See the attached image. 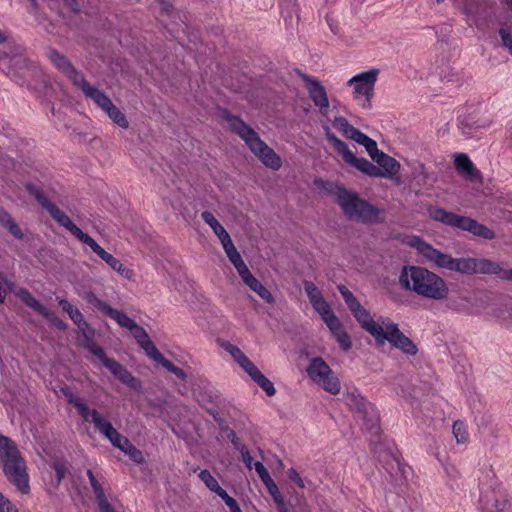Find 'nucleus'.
I'll return each mask as SVG.
<instances>
[{
  "mask_svg": "<svg viewBox=\"0 0 512 512\" xmlns=\"http://www.w3.org/2000/svg\"><path fill=\"white\" fill-rule=\"evenodd\" d=\"M399 282L406 290L432 300H444L449 294L445 280L421 266L404 267Z\"/></svg>",
  "mask_w": 512,
  "mask_h": 512,
  "instance_id": "nucleus-1",
  "label": "nucleus"
},
{
  "mask_svg": "<svg viewBox=\"0 0 512 512\" xmlns=\"http://www.w3.org/2000/svg\"><path fill=\"white\" fill-rule=\"evenodd\" d=\"M334 195L336 203L348 219L363 224H380L385 221L384 210L362 199L358 193L337 186Z\"/></svg>",
  "mask_w": 512,
  "mask_h": 512,
  "instance_id": "nucleus-2",
  "label": "nucleus"
},
{
  "mask_svg": "<svg viewBox=\"0 0 512 512\" xmlns=\"http://www.w3.org/2000/svg\"><path fill=\"white\" fill-rule=\"evenodd\" d=\"M0 466L7 480L19 492L27 494L30 491L27 466L15 442L0 434Z\"/></svg>",
  "mask_w": 512,
  "mask_h": 512,
  "instance_id": "nucleus-3",
  "label": "nucleus"
},
{
  "mask_svg": "<svg viewBox=\"0 0 512 512\" xmlns=\"http://www.w3.org/2000/svg\"><path fill=\"white\" fill-rule=\"evenodd\" d=\"M0 69L20 85L29 86L34 78L41 75L39 68L26 58L20 45L9 44L6 50L0 51Z\"/></svg>",
  "mask_w": 512,
  "mask_h": 512,
  "instance_id": "nucleus-4",
  "label": "nucleus"
},
{
  "mask_svg": "<svg viewBox=\"0 0 512 512\" xmlns=\"http://www.w3.org/2000/svg\"><path fill=\"white\" fill-rule=\"evenodd\" d=\"M60 391L66 401L77 409L78 414L84 421L93 423L94 427L102 433L114 447L123 450L125 437H123L109 421L105 420L97 410L90 409L68 386L61 387Z\"/></svg>",
  "mask_w": 512,
  "mask_h": 512,
  "instance_id": "nucleus-5",
  "label": "nucleus"
},
{
  "mask_svg": "<svg viewBox=\"0 0 512 512\" xmlns=\"http://www.w3.org/2000/svg\"><path fill=\"white\" fill-rule=\"evenodd\" d=\"M410 244L428 261L433 262L439 268L461 274H475L476 258H454L450 254L443 253L434 248L430 243L422 240L418 236H414Z\"/></svg>",
  "mask_w": 512,
  "mask_h": 512,
  "instance_id": "nucleus-6",
  "label": "nucleus"
},
{
  "mask_svg": "<svg viewBox=\"0 0 512 512\" xmlns=\"http://www.w3.org/2000/svg\"><path fill=\"white\" fill-rule=\"evenodd\" d=\"M348 406L362 420V429L370 434L371 442H377L380 435L379 415L375 406L366 400L357 389L347 393Z\"/></svg>",
  "mask_w": 512,
  "mask_h": 512,
  "instance_id": "nucleus-7",
  "label": "nucleus"
},
{
  "mask_svg": "<svg viewBox=\"0 0 512 512\" xmlns=\"http://www.w3.org/2000/svg\"><path fill=\"white\" fill-rule=\"evenodd\" d=\"M337 289L361 328L368 332L376 341L384 329L383 324L381 325L374 321L370 312L361 305L359 300L345 285L340 284L337 286Z\"/></svg>",
  "mask_w": 512,
  "mask_h": 512,
  "instance_id": "nucleus-8",
  "label": "nucleus"
},
{
  "mask_svg": "<svg viewBox=\"0 0 512 512\" xmlns=\"http://www.w3.org/2000/svg\"><path fill=\"white\" fill-rule=\"evenodd\" d=\"M381 319L384 329L377 338L376 345L382 347L386 342H389L403 354L415 356L418 353V347L399 329L398 324L390 321L388 318L384 319L381 317Z\"/></svg>",
  "mask_w": 512,
  "mask_h": 512,
  "instance_id": "nucleus-9",
  "label": "nucleus"
},
{
  "mask_svg": "<svg viewBox=\"0 0 512 512\" xmlns=\"http://www.w3.org/2000/svg\"><path fill=\"white\" fill-rule=\"evenodd\" d=\"M327 140L331 143L334 149L343 157V160L350 166L361 171L369 177H378L380 175V168L366 158H358L349 149L348 145L335 136L333 133H327Z\"/></svg>",
  "mask_w": 512,
  "mask_h": 512,
  "instance_id": "nucleus-10",
  "label": "nucleus"
},
{
  "mask_svg": "<svg viewBox=\"0 0 512 512\" xmlns=\"http://www.w3.org/2000/svg\"><path fill=\"white\" fill-rule=\"evenodd\" d=\"M307 373L309 377L325 391L333 395L340 392L339 379L321 357H315L311 360L307 368Z\"/></svg>",
  "mask_w": 512,
  "mask_h": 512,
  "instance_id": "nucleus-11",
  "label": "nucleus"
},
{
  "mask_svg": "<svg viewBox=\"0 0 512 512\" xmlns=\"http://www.w3.org/2000/svg\"><path fill=\"white\" fill-rule=\"evenodd\" d=\"M479 507L482 512H512L506 492L496 482L482 488Z\"/></svg>",
  "mask_w": 512,
  "mask_h": 512,
  "instance_id": "nucleus-12",
  "label": "nucleus"
},
{
  "mask_svg": "<svg viewBox=\"0 0 512 512\" xmlns=\"http://www.w3.org/2000/svg\"><path fill=\"white\" fill-rule=\"evenodd\" d=\"M83 299L90 305L97 308L106 316L115 320L117 324L123 328L130 330L136 327V322L131 319L126 313L112 308L107 302L99 299L93 292L88 291L83 294Z\"/></svg>",
  "mask_w": 512,
  "mask_h": 512,
  "instance_id": "nucleus-13",
  "label": "nucleus"
},
{
  "mask_svg": "<svg viewBox=\"0 0 512 512\" xmlns=\"http://www.w3.org/2000/svg\"><path fill=\"white\" fill-rule=\"evenodd\" d=\"M296 72L304 81L308 95L314 105L319 108L322 114L326 115L329 108V99L325 87L316 78L300 70Z\"/></svg>",
  "mask_w": 512,
  "mask_h": 512,
  "instance_id": "nucleus-14",
  "label": "nucleus"
},
{
  "mask_svg": "<svg viewBox=\"0 0 512 512\" xmlns=\"http://www.w3.org/2000/svg\"><path fill=\"white\" fill-rule=\"evenodd\" d=\"M26 191L31 195L38 204L46 210L51 218L60 224L68 216L64 211L60 210L53 202H51L43 192L42 188L32 182L24 184Z\"/></svg>",
  "mask_w": 512,
  "mask_h": 512,
  "instance_id": "nucleus-15",
  "label": "nucleus"
},
{
  "mask_svg": "<svg viewBox=\"0 0 512 512\" xmlns=\"http://www.w3.org/2000/svg\"><path fill=\"white\" fill-rule=\"evenodd\" d=\"M377 75L378 70L371 69L355 75L347 82V85H353V94L355 99H358L360 96H373Z\"/></svg>",
  "mask_w": 512,
  "mask_h": 512,
  "instance_id": "nucleus-16",
  "label": "nucleus"
},
{
  "mask_svg": "<svg viewBox=\"0 0 512 512\" xmlns=\"http://www.w3.org/2000/svg\"><path fill=\"white\" fill-rule=\"evenodd\" d=\"M48 58L55 65V67L65 74L69 80L77 87L85 78L83 74L78 71L71 61L56 49H50Z\"/></svg>",
  "mask_w": 512,
  "mask_h": 512,
  "instance_id": "nucleus-17",
  "label": "nucleus"
},
{
  "mask_svg": "<svg viewBox=\"0 0 512 512\" xmlns=\"http://www.w3.org/2000/svg\"><path fill=\"white\" fill-rule=\"evenodd\" d=\"M226 120L231 130L246 143L250 151L254 146H256V143L262 141L258 133L240 117L229 114L226 117Z\"/></svg>",
  "mask_w": 512,
  "mask_h": 512,
  "instance_id": "nucleus-18",
  "label": "nucleus"
},
{
  "mask_svg": "<svg viewBox=\"0 0 512 512\" xmlns=\"http://www.w3.org/2000/svg\"><path fill=\"white\" fill-rule=\"evenodd\" d=\"M428 214L431 219L447 226L463 230L467 217L447 211L442 207L430 206Z\"/></svg>",
  "mask_w": 512,
  "mask_h": 512,
  "instance_id": "nucleus-19",
  "label": "nucleus"
},
{
  "mask_svg": "<svg viewBox=\"0 0 512 512\" xmlns=\"http://www.w3.org/2000/svg\"><path fill=\"white\" fill-rule=\"evenodd\" d=\"M251 152L270 169L279 170L282 166L281 157L263 140L256 143Z\"/></svg>",
  "mask_w": 512,
  "mask_h": 512,
  "instance_id": "nucleus-20",
  "label": "nucleus"
},
{
  "mask_svg": "<svg viewBox=\"0 0 512 512\" xmlns=\"http://www.w3.org/2000/svg\"><path fill=\"white\" fill-rule=\"evenodd\" d=\"M493 274L502 280L512 281V269H503L497 262L489 259H476L475 274Z\"/></svg>",
  "mask_w": 512,
  "mask_h": 512,
  "instance_id": "nucleus-21",
  "label": "nucleus"
},
{
  "mask_svg": "<svg viewBox=\"0 0 512 512\" xmlns=\"http://www.w3.org/2000/svg\"><path fill=\"white\" fill-rule=\"evenodd\" d=\"M59 225L66 228L80 242L88 245L95 254L99 255L102 252L103 248L90 235L83 232L77 225H75L69 216H67Z\"/></svg>",
  "mask_w": 512,
  "mask_h": 512,
  "instance_id": "nucleus-22",
  "label": "nucleus"
},
{
  "mask_svg": "<svg viewBox=\"0 0 512 512\" xmlns=\"http://www.w3.org/2000/svg\"><path fill=\"white\" fill-rule=\"evenodd\" d=\"M120 382L129 386L130 388H137L139 386V379L134 377L128 369L123 366L120 362L113 359L108 361L106 367Z\"/></svg>",
  "mask_w": 512,
  "mask_h": 512,
  "instance_id": "nucleus-23",
  "label": "nucleus"
},
{
  "mask_svg": "<svg viewBox=\"0 0 512 512\" xmlns=\"http://www.w3.org/2000/svg\"><path fill=\"white\" fill-rule=\"evenodd\" d=\"M83 92V94L92 99L99 107H101L104 111L112 106V101L108 95H106L103 91L93 87L90 83L84 78L83 82H81L78 86Z\"/></svg>",
  "mask_w": 512,
  "mask_h": 512,
  "instance_id": "nucleus-24",
  "label": "nucleus"
},
{
  "mask_svg": "<svg viewBox=\"0 0 512 512\" xmlns=\"http://www.w3.org/2000/svg\"><path fill=\"white\" fill-rule=\"evenodd\" d=\"M239 276L241 277L242 281L265 302H274V298L270 291L253 276L249 269L242 272V274H239Z\"/></svg>",
  "mask_w": 512,
  "mask_h": 512,
  "instance_id": "nucleus-25",
  "label": "nucleus"
},
{
  "mask_svg": "<svg viewBox=\"0 0 512 512\" xmlns=\"http://www.w3.org/2000/svg\"><path fill=\"white\" fill-rule=\"evenodd\" d=\"M327 327L335 337L336 341L338 342L339 346L344 351H349L352 347V342L350 339V336L344 329L343 324L339 320L338 317L332 319L331 321L326 323Z\"/></svg>",
  "mask_w": 512,
  "mask_h": 512,
  "instance_id": "nucleus-26",
  "label": "nucleus"
},
{
  "mask_svg": "<svg viewBox=\"0 0 512 512\" xmlns=\"http://www.w3.org/2000/svg\"><path fill=\"white\" fill-rule=\"evenodd\" d=\"M454 164L457 171L465 175L470 181L481 178L480 171L474 167L472 161L466 154H457Z\"/></svg>",
  "mask_w": 512,
  "mask_h": 512,
  "instance_id": "nucleus-27",
  "label": "nucleus"
},
{
  "mask_svg": "<svg viewBox=\"0 0 512 512\" xmlns=\"http://www.w3.org/2000/svg\"><path fill=\"white\" fill-rule=\"evenodd\" d=\"M384 468L395 481L405 479L410 469L394 454H389V459L386 461Z\"/></svg>",
  "mask_w": 512,
  "mask_h": 512,
  "instance_id": "nucleus-28",
  "label": "nucleus"
},
{
  "mask_svg": "<svg viewBox=\"0 0 512 512\" xmlns=\"http://www.w3.org/2000/svg\"><path fill=\"white\" fill-rule=\"evenodd\" d=\"M16 296L29 308L43 317H48L49 310L40 303L26 288H19L15 292Z\"/></svg>",
  "mask_w": 512,
  "mask_h": 512,
  "instance_id": "nucleus-29",
  "label": "nucleus"
},
{
  "mask_svg": "<svg viewBox=\"0 0 512 512\" xmlns=\"http://www.w3.org/2000/svg\"><path fill=\"white\" fill-rule=\"evenodd\" d=\"M221 244L223 246V249H224L228 259L234 265L238 274H242V272H244L245 270L248 269L247 265L243 261L240 253L237 251L231 238H227V240Z\"/></svg>",
  "mask_w": 512,
  "mask_h": 512,
  "instance_id": "nucleus-30",
  "label": "nucleus"
},
{
  "mask_svg": "<svg viewBox=\"0 0 512 512\" xmlns=\"http://www.w3.org/2000/svg\"><path fill=\"white\" fill-rule=\"evenodd\" d=\"M454 6L466 15H477L487 7L486 0H453Z\"/></svg>",
  "mask_w": 512,
  "mask_h": 512,
  "instance_id": "nucleus-31",
  "label": "nucleus"
},
{
  "mask_svg": "<svg viewBox=\"0 0 512 512\" xmlns=\"http://www.w3.org/2000/svg\"><path fill=\"white\" fill-rule=\"evenodd\" d=\"M463 231H468L473 235L486 240H492L495 238V232L493 230L470 217H467Z\"/></svg>",
  "mask_w": 512,
  "mask_h": 512,
  "instance_id": "nucleus-32",
  "label": "nucleus"
},
{
  "mask_svg": "<svg viewBox=\"0 0 512 512\" xmlns=\"http://www.w3.org/2000/svg\"><path fill=\"white\" fill-rule=\"evenodd\" d=\"M378 167L380 168V175L378 177L392 178L399 173L400 163L388 154L381 156L378 161Z\"/></svg>",
  "mask_w": 512,
  "mask_h": 512,
  "instance_id": "nucleus-33",
  "label": "nucleus"
},
{
  "mask_svg": "<svg viewBox=\"0 0 512 512\" xmlns=\"http://www.w3.org/2000/svg\"><path fill=\"white\" fill-rule=\"evenodd\" d=\"M0 225L8 230L16 239H23L24 235L10 213L0 205Z\"/></svg>",
  "mask_w": 512,
  "mask_h": 512,
  "instance_id": "nucleus-34",
  "label": "nucleus"
},
{
  "mask_svg": "<svg viewBox=\"0 0 512 512\" xmlns=\"http://www.w3.org/2000/svg\"><path fill=\"white\" fill-rule=\"evenodd\" d=\"M201 218L212 228L213 232L219 238L221 243L225 242L227 238H231L226 229L219 223V221L210 211H203L201 213Z\"/></svg>",
  "mask_w": 512,
  "mask_h": 512,
  "instance_id": "nucleus-35",
  "label": "nucleus"
},
{
  "mask_svg": "<svg viewBox=\"0 0 512 512\" xmlns=\"http://www.w3.org/2000/svg\"><path fill=\"white\" fill-rule=\"evenodd\" d=\"M111 269L117 271L121 276L130 279L132 276V271L126 268L120 260L115 258L112 254L108 253L106 250H102V252L98 255Z\"/></svg>",
  "mask_w": 512,
  "mask_h": 512,
  "instance_id": "nucleus-36",
  "label": "nucleus"
},
{
  "mask_svg": "<svg viewBox=\"0 0 512 512\" xmlns=\"http://www.w3.org/2000/svg\"><path fill=\"white\" fill-rule=\"evenodd\" d=\"M333 126L334 128H336L337 130H339L340 132L343 133V135L348 138V139H351V140H356L360 134L362 133L358 128L354 127L353 125H351L348 120L343 117V116H339V117H335V119L333 120Z\"/></svg>",
  "mask_w": 512,
  "mask_h": 512,
  "instance_id": "nucleus-37",
  "label": "nucleus"
},
{
  "mask_svg": "<svg viewBox=\"0 0 512 512\" xmlns=\"http://www.w3.org/2000/svg\"><path fill=\"white\" fill-rule=\"evenodd\" d=\"M254 468L259 475L260 479L264 483L265 487L267 488L268 493L271 495V497H274L277 494H280V491L274 482V480L271 478L268 470L265 468V466L259 462L256 461L254 463Z\"/></svg>",
  "mask_w": 512,
  "mask_h": 512,
  "instance_id": "nucleus-38",
  "label": "nucleus"
},
{
  "mask_svg": "<svg viewBox=\"0 0 512 512\" xmlns=\"http://www.w3.org/2000/svg\"><path fill=\"white\" fill-rule=\"evenodd\" d=\"M59 306L62 308L64 312H66L70 319L78 326L89 327V324L84 320L83 314L77 307H74L68 300L59 299Z\"/></svg>",
  "mask_w": 512,
  "mask_h": 512,
  "instance_id": "nucleus-39",
  "label": "nucleus"
},
{
  "mask_svg": "<svg viewBox=\"0 0 512 512\" xmlns=\"http://www.w3.org/2000/svg\"><path fill=\"white\" fill-rule=\"evenodd\" d=\"M50 467L54 470L56 476V484L59 485L69 473V463L64 458L55 457L52 459Z\"/></svg>",
  "mask_w": 512,
  "mask_h": 512,
  "instance_id": "nucleus-40",
  "label": "nucleus"
},
{
  "mask_svg": "<svg viewBox=\"0 0 512 512\" xmlns=\"http://www.w3.org/2000/svg\"><path fill=\"white\" fill-rule=\"evenodd\" d=\"M498 34L501 46L512 55V22L501 24Z\"/></svg>",
  "mask_w": 512,
  "mask_h": 512,
  "instance_id": "nucleus-41",
  "label": "nucleus"
},
{
  "mask_svg": "<svg viewBox=\"0 0 512 512\" xmlns=\"http://www.w3.org/2000/svg\"><path fill=\"white\" fill-rule=\"evenodd\" d=\"M131 461L136 464H143L145 462L144 455L141 450L130 443L128 438H124L123 450H122Z\"/></svg>",
  "mask_w": 512,
  "mask_h": 512,
  "instance_id": "nucleus-42",
  "label": "nucleus"
},
{
  "mask_svg": "<svg viewBox=\"0 0 512 512\" xmlns=\"http://www.w3.org/2000/svg\"><path fill=\"white\" fill-rule=\"evenodd\" d=\"M105 112L109 116V118L119 127L123 129H127L129 127V122L124 115V113L116 107L113 103L112 106H109Z\"/></svg>",
  "mask_w": 512,
  "mask_h": 512,
  "instance_id": "nucleus-43",
  "label": "nucleus"
},
{
  "mask_svg": "<svg viewBox=\"0 0 512 512\" xmlns=\"http://www.w3.org/2000/svg\"><path fill=\"white\" fill-rule=\"evenodd\" d=\"M198 476L206 487L215 494L219 495L224 491L215 477L207 469L201 470Z\"/></svg>",
  "mask_w": 512,
  "mask_h": 512,
  "instance_id": "nucleus-44",
  "label": "nucleus"
},
{
  "mask_svg": "<svg viewBox=\"0 0 512 512\" xmlns=\"http://www.w3.org/2000/svg\"><path fill=\"white\" fill-rule=\"evenodd\" d=\"M207 413L212 416L214 421L219 425L220 431L227 437V438H234L235 437V431L231 429L224 418L219 414V412L215 409L208 408Z\"/></svg>",
  "mask_w": 512,
  "mask_h": 512,
  "instance_id": "nucleus-45",
  "label": "nucleus"
},
{
  "mask_svg": "<svg viewBox=\"0 0 512 512\" xmlns=\"http://www.w3.org/2000/svg\"><path fill=\"white\" fill-rule=\"evenodd\" d=\"M92 489L95 494V498L100 512H109L114 509L112 505L109 503L105 495L104 489L100 483L93 487Z\"/></svg>",
  "mask_w": 512,
  "mask_h": 512,
  "instance_id": "nucleus-46",
  "label": "nucleus"
},
{
  "mask_svg": "<svg viewBox=\"0 0 512 512\" xmlns=\"http://www.w3.org/2000/svg\"><path fill=\"white\" fill-rule=\"evenodd\" d=\"M312 307L321 315L325 324L337 317L324 298L318 300V302L314 303Z\"/></svg>",
  "mask_w": 512,
  "mask_h": 512,
  "instance_id": "nucleus-47",
  "label": "nucleus"
},
{
  "mask_svg": "<svg viewBox=\"0 0 512 512\" xmlns=\"http://www.w3.org/2000/svg\"><path fill=\"white\" fill-rule=\"evenodd\" d=\"M146 353V355L154 360L156 363L161 364L166 358L163 354L157 349L155 344L149 339L144 344L140 346Z\"/></svg>",
  "mask_w": 512,
  "mask_h": 512,
  "instance_id": "nucleus-48",
  "label": "nucleus"
},
{
  "mask_svg": "<svg viewBox=\"0 0 512 512\" xmlns=\"http://www.w3.org/2000/svg\"><path fill=\"white\" fill-rule=\"evenodd\" d=\"M252 380L262 388L268 396L275 395L276 389L273 382H271L261 371Z\"/></svg>",
  "mask_w": 512,
  "mask_h": 512,
  "instance_id": "nucleus-49",
  "label": "nucleus"
},
{
  "mask_svg": "<svg viewBox=\"0 0 512 512\" xmlns=\"http://www.w3.org/2000/svg\"><path fill=\"white\" fill-rule=\"evenodd\" d=\"M304 291L307 294V297L313 305L314 303L318 302V300L323 299V295L321 291L318 289V287L311 281H304L303 282Z\"/></svg>",
  "mask_w": 512,
  "mask_h": 512,
  "instance_id": "nucleus-50",
  "label": "nucleus"
},
{
  "mask_svg": "<svg viewBox=\"0 0 512 512\" xmlns=\"http://www.w3.org/2000/svg\"><path fill=\"white\" fill-rule=\"evenodd\" d=\"M355 142H357L360 145H363L369 155L377 152V149H378L377 142L374 139L368 137L363 132L355 140Z\"/></svg>",
  "mask_w": 512,
  "mask_h": 512,
  "instance_id": "nucleus-51",
  "label": "nucleus"
},
{
  "mask_svg": "<svg viewBox=\"0 0 512 512\" xmlns=\"http://www.w3.org/2000/svg\"><path fill=\"white\" fill-rule=\"evenodd\" d=\"M238 364L251 377V379H253L260 372V370L246 355L241 358Z\"/></svg>",
  "mask_w": 512,
  "mask_h": 512,
  "instance_id": "nucleus-52",
  "label": "nucleus"
},
{
  "mask_svg": "<svg viewBox=\"0 0 512 512\" xmlns=\"http://www.w3.org/2000/svg\"><path fill=\"white\" fill-rule=\"evenodd\" d=\"M168 372L174 374L177 378L185 381L187 378L186 372L180 367L174 365L170 360L165 359L161 364Z\"/></svg>",
  "mask_w": 512,
  "mask_h": 512,
  "instance_id": "nucleus-53",
  "label": "nucleus"
},
{
  "mask_svg": "<svg viewBox=\"0 0 512 512\" xmlns=\"http://www.w3.org/2000/svg\"><path fill=\"white\" fill-rule=\"evenodd\" d=\"M130 332L132 333V336L134 337V339L136 340V342L138 343L139 346H141L142 344H144L146 341H148L150 339L146 330L142 326L138 325L137 323H136V327H132L130 329Z\"/></svg>",
  "mask_w": 512,
  "mask_h": 512,
  "instance_id": "nucleus-54",
  "label": "nucleus"
},
{
  "mask_svg": "<svg viewBox=\"0 0 512 512\" xmlns=\"http://www.w3.org/2000/svg\"><path fill=\"white\" fill-rule=\"evenodd\" d=\"M223 349L225 351H227L232 357L233 359L238 363L241 358H243L245 356V354L241 351V349L235 345H233L232 343L226 341L224 342L222 345Z\"/></svg>",
  "mask_w": 512,
  "mask_h": 512,
  "instance_id": "nucleus-55",
  "label": "nucleus"
},
{
  "mask_svg": "<svg viewBox=\"0 0 512 512\" xmlns=\"http://www.w3.org/2000/svg\"><path fill=\"white\" fill-rule=\"evenodd\" d=\"M453 434L458 443H463L467 440V432L463 422L457 420L453 424Z\"/></svg>",
  "mask_w": 512,
  "mask_h": 512,
  "instance_id": "nucleus-56",
  "label": "nucleus"
},
{
  "mask_svg": "<svg viewBox=\"0 0 512 512\" xmlns=\"http://www.w3.org/2000/svg\"><path fill=\"white\" fill-rule=\"evenodd\" d=\"M224 502L225 504L229 507L230 509V512H242L237 501L231 497L227 492L226 490L222 491V493H220L218 495Z\"/></svg>",
  "mask_w": 512,
  "mask_h": 512,
  "instance_id": "nucleus-57",
  "label": "nucleus"
},
{
  "mask_svg": "<svg viewBox=\"0 0 512 512\" xmlns=\"http://www.w3.org/2000/svg\"><path fill=\"white\" fill-rule=\"evenodd\" d=\"M89 331H83L84 344L83 346L91 352L93 350V346H97L94 341V330L89 326L87 327Z\"/></svg>",
  "mask_w": 512,
  "mask_h": 512,
  "instance_id": "nucleus-58",
  "label": "nucleus"
},
{
  "mask_svg": "<svg viewBox=\"0 0 512 512\" xmlns=\"http://www.w3.org/2000/svg\"><path fill=\"white\" fill-rule=\"evenodd\" d=\"M445 299L447 300V302H446L447 308L454 310V311H458V312L465 309V304L463 303L462 299H456L453 297H449V295Z\"/></svg>",
  "mask_w": 512,
  "mask_h": 512,
  "instance_id": "nucleus-59",
  "label": "nucleus"
},
{
  "mask_svg": "<svg viewBox=\"0 0 512 512\" xmlns=\"http://www.w3.org/2000/svg\"><path fill=\"white\" fill-rule=\"evenodd\" d=\"M90 353H92L94 356H96L105 367H107L108 361L113 360V358L107 357L104 349L99 345L93 346V350Z\"/></svg>",
  "mask_w": 512,
  "mask_h": 512,
  "instance_id": "nucleus-60",
  "label": "nucleus"
},
{
  "mask_svg": "<svg viewBox=\"0 0 512 512\" xmlns=\"http://www.w3.org/2000/svg\"><path fill=\"white\" fill-rule=\"evenodd\" d=\"M0 512H17V508L12 502L0 493Z\"/></svg>",
  "mask_w": 512,
  "mask_h": 512,
  "instance_id": "nucleus-61",
  "label": "nucleus"
},
{
  "mask_svg": "<svg viewBox=\"0 0 512 512\" xmlns=\"http://www.w3.org/2000/svg\"><path fill=\"white\" fill-rule=\"evenodd\" d=\"M47 319L53 326H55L59 330H66L67 324L57 316H55L52 312L49 311L48 317H44Z\"/></svg>",
  "mask_w": 512,
  "mask_h": 512,
  "instance_id": "nucleus-62",
  "label": "nucleus"
},
{
  "mask_svg": "<svg viewBox=\"0 0 512 512\" xmlns=\"http://www.w3.org/2000/svg\"><path fill=\"white\" fill-rule=\"evenodd\" d=\"M287 475L291 481H293L299 488H304L305 484L300 474L294 469L290 468L287 471Z\"/></svg>",
  "mask_w": 512,
  "mask_h": 512,
  "instance_id": "nucleus-63",
  "label": "nucleus"
},
{
  "mask_svg": "<svg viewBox=\"0 0 512 512\" xmlns=\"http://www.w3.org/2000/svg\"><path fill=\"white\" fill-rule=\"evenodd\" d=\"M275 504H276V507H277V511L278 512H289V509H288V505L287 503L284 501V498L282 496V494H277L275 495L274 497H272Z\"/></svg>",
  "mask_w": 512,
  "mask_h": 512,
  "instance_id": "nucleus-64",
  "label": "nucleus"
}]
</instances>
